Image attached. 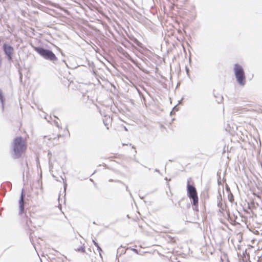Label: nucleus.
<instances>
[{"label": "nucleus", "instance_id": "9", "mask_svg": "<svg viewBox=\"0 0 262 262\" xmlns=\"http://www.w3.org/2000/svg\"><path fill=\"white\" fill-rule=\"evenodd\" d=\"M93 242L94 243V244L95 245V246L97 248V249L99 251V252L100 253L101 251H102V249H101V248L100 247L98 243H97L95 240H93Z\"/></svg>", "mask_w": 262, "mask_h": 262}, {"label": "nucleus", "instance_id": "2", "mask_svg": "<svg viewBox=\"0 0 262 262\" xmlns=\"http://www.w3.org/2000/svg\"><path fill=\"white\" fill-rule=\"evenodd\" d=\"M234 72L238 83L242 85H244L246 83V76L243 67L237 63L235 64L234 67Z\"/></svg>", "mask_w": 262, "mask_h": 262}, {"label": "nucleus", "instance_id": "6", "mask_svg": "<svg viewBox=\"0 0 262 262\" xmlns=\"http://www.w3.org/2000/svg\"><path fill=\"white\" fill-rule=\"evenodd\" d=\"M56 131L58 132V134L56 135V137H54L52 138L53 139H55L56 138H59L61 137H62L64 136L63 133H61V131H62L64 133H66L67 132V129L65 128H63V129L62 128H59L58 127L56 129Z\"/></svg>", "mask_w": 262, "mask_h": 262}, {"label": "nucleus", "instance_id": "7", "mask_svg": "<svg viewBox=\"0 0 262 262\" xmlns=\"http://www.w3.org/2000/svg\"><path fill=\"white\" fill-rule=\"evenodd\" d=\"M19 208H20V211H21V212H23L24 211V195H23V193H21V195L20 196V199L19 202Z\"/></svg>", "mask_w": 262, "mask_h": 262}, {"label": "nucleus", "instance_id": "10", "mask_svg": "<svg viewBox=\"0 0 262 262\" xmlns=\"http://www.w3.org/2000/svg\"><path fill=\"white\" fill-rule=\"evenodd\" d=\"M245 256V260L244 259V258H243L242 259H241V262H251L249 259L248 258V259H247V258L246 257V256Z\"/></svg>", "mask_w": 262, "mask_h": 262}, {"label": "nucleus", "instance_id": "5", "mask_svg": "<svg viewBox=\"0 0 262 262\" xmlns=\"http://www.w3.org/2000/svg\"><path fill=\"white\" fill-rule=\"evenodd\" d=\"M3 50L7 56L8 59L9 60H11L12 59L13 54L14 53L13 48L10 45L5 43L3 45Z\"/></svg>", "mask_w": 262, "mask_h": 262}, {"label": "nucleus", "instance_id": "11", "mask_svg": "<svg viewBox=\"0 0 262 262\" xmlns=\"http://www.w3.org/2000/svg\"><path fill=\"white\" fill-rule=\"evenodd\" d=\"M1 42V40L0 39V43Z\"/></svg>", "mask_w": 262, "mask_h": 262}, {"label": "nucleus", "instance_id": "4", "mask_svg": "<svg viewBox=\"0 0 262 262\" xmlns=\"http://www.w3.org/2000/svg\"><path fill=\"white\" fill-rule=\"evenodd\" d=\"M33 49L36 52L46 59L50 60H55L57 59L55 55L50 50L36 47H33Z\"/></svg>", "mask_w": 262, "mask_h": 262}, {"label": "nucleus", "instance_id": "3", "mask_svg": "<svg viewBox=\"0 0 262 262\" xmlns=\"http://www.w3.org/2000/svg\"><path fill=\"white\" fill-rule=\"evenodd\" d=\"M187 190L188 197L192 200L193 205L198 207L199 204V198L196 189L194 186L190 185L189 182H188L187 185Z\"/></svg>", "mask_w": 262, "mask_h": 262}, {"label": "nucleus", "instance_id": "8", "mask_svg": "<svg viewBox=\"0 0 262 262\" xmlns=\"http://www.w3.org/2000/svg\"><path fill=\"white\" fill-rule=\"evenodd\" d=\"M75 250L78 252L84 253L85 252V246H84V245H83L82 246H81L79 247H77V248H75Z\"/></svg>", "mask_w": 262, "mask_h": 262}, {"label": "nucleus", "instance_id": "1", "mask_svg": "<svg viewBox=\"0 0 262 262\" xmlns=\"http://www.w3.org/2000/svg\"><path fill=\"white\" fill-rule=\"evenodd\" d=\"M12 147L14 158L18 159L25 154L27 149V143L23 138L17 137L14 139Z\"/></svg>", "mask_w": 262, "mask_h": 262}]
</instances>
